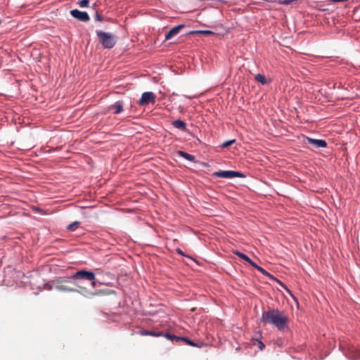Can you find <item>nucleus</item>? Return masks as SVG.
I'll return each instance as SVG.
<instances>
[{
  "label": "nucleus",
  "mask_w": 360,
  "mask_h": 360,
  "mask_svg": "<svg viewBox=\"0 0 360 360\" xmlns=\"http://www.w3.org/2000/svg\"><path fill=\"white\" fill-rule=\"evenodd\" d=\"M226 179H233V178L243 179L245 177V175L243 173L240 172L226 170Z\"/></svg>",
  "instance_id": "1a4fd4ad"
},
{
  "label": "nucleus",
  "mask_w": 360,
  "mask_h": 360,
  "mask_svg": "<svg viewBox=\"0 0 360 360\" xmlns=\"http://www.w3.org/2000/svg\"><path fill=\"white\" fill-rule=\"evenodd\" d=\"M307 143L314 146L315 148H326L327 146L326 141L321 139L307 138Z\"/></svg>",
  "instance_id": "0eeeda50"
},
{
  "label": "nucleus",
  "mask_w": 360,
  "mask_h": 360,
  "mask_svg": "<svg viewBox=\"0 0 360 360\" xmlns=\"http://www.w3.org/2000/svg\"><path fill=\"white\" fill-rule=\"evenodd\" d=\"M233 143H235V139L228 140L226 141V149L231 146Z\"/></svg>",
  "instance_id": "a878e982"
},
{
  "label": "nucleus",
  "mask_w": 360,
  "mask_h": 360,
  "mask_svg": "<svg viewBox=\"0 0 360 360\" xmlns=\"http://www.w3.org/2000/svg\"><path fill=\"white\" fill-rule=\"evenodd\" d=\"M165 337L169 339V340H184L185 341L188 345H191V346H195V345L190 340L186 338H179V337H176L175 335H170L169 333H167L165 335Z\"/></svg>",
  "instance_id": "ddd939ff"
},
{
  "label": "nucleus",
  "mask_w": 360,
  "mask_h": 360,
  "mask_svg": "<svg viewBox=\"0 0 360 360\" xmlns=\"http://www.w3.org/2000/svg\"><path fill=\"white\" fill-rule=\"evenodd\" d=\"M185 27V25H179L172 28L165 35V40H169L174 36H176L179 31Z\"/></svg>",
  "instance_id": "423d86ee"
},
{
  "label": "nucleus",
  "mask_w": 360,
  "mask_h": 360,
  "mask_svg": "<svg viewBox=\"0 0 360 360\" xmlns=\"http://www.w3.org/2000/svg\"><path fill=\"white\" fill-rule=\"evenodd\" d=\"M108 110H114L115 114H119L123 110V104L121 101H117L108 107Z\"/></svg>",
  "instance_id": "6e6552de"
},
{
  "label": "nucleus",
  "mask_w": 360,
  "mask_h": 360,
  "mask_svg": "<svg viewBox=\"0 0 360 360\" xmlns=\"http://www.w3.org/2000/svg\"><path fill=\"white\" fill-rule=\"evenodd\" d=\"M191 34H212V32L210 30H197L192 31L190 32Z\"/></svg>",
  "instance_id": "a211bd4d"
},
{
  "label": "nucleus",
  "mask_w": 360,
  "mask_h": 360,
  "mask_svg": "<svg viewBox=\"0 0 360 360\" xmlns=\"http://www.w3.org/2000/svg\"><path fill=\"white\" fill-rule=\"evenodd\" d=\"M141 334L143 335H153V336H160L162 335V333H155L153 331H148V330H142L141 332Z\"/></svg>",
  "instance_id": "2eb2a0df"
},
{
  "label": "nucleus",
  "mask_w": 360,
  "mask_h": 360,
  "mask_svg": "<svg viewBox=\"0 0 360 360\" xmlns=\"http://www.w3.org/2000/svg\"><path fill=\"white\" fill-rule=\"evenodd\" d=\"M70 14L72 17L82 22H88L90 19L86 12L81 11L77 9L71 10Z\"/></svg>",
  "instance_id": "39448f33"
},
{
  "label": "nucleus",
  "mask_w": 360,
  "mask_h": 360,
  "mask_svg": "<svg viewBox=\"0 0 360 360\" xmlns=\"http://www.w3.org/2000/svg\"><path fill=\"white\" fill-rule=\"evenodd\" d=\"M297 0H276V1L280 4L289 5L291 3L296 1Z\"/></svg>",
  "instance_id": "aec40b11"
},
{
  "label": "nucleus",
  "mask_w": 360,
  "mask_h": 360,
  "mask_svg": "<svg viewBox=\"0 0 360 360\" xmlns=\"http://www.w3.org/2000/svg\"><path fill=\"white\" fill-rule=\"evenodd\" d=\"M233 253L238 256V257L240 258V260L241 262H243L245 263L247 262V263L250 264L251 266H252V264L254 263V262L252 260H251L246 255H245L242 252H240L238 251H233Z\"/></svg>",
  "instance_id": "f8f14e48"
},
{
  "label": "nucleus",
  "mask_w": 360,
  "mask_h": 360,
  "mask_svg": "<svg viewBox=\"0 0 360 360\" xmlns=\"http://www.w3.org/2000/svg\"><path fill=\"white\" fill-rule=\"evenodd\" d=\"M1 23V20H0V24Z\"/></svg>",
  "instance_id": "c85d7f7f"
},
{
  "label": "nucleus",
  "mask_w": 360,
  "mask_h": 360,
  "mask_svg": "<svg viewBox=\"0 0 360 360\" xmlns=\"http://www.w3.org/2000/svg\"><path fill=\"white\" fill-rule=\"evenodd\" d=\"M78 4L81 7H88L89 4V0H81L79 1Z\"/></svg>",
  "instance_id": "412c9836"
},
{
  "label": "nucleus",
  "mask_w": 360,
  "mask_h": 360,
  "mask_svg": "<svg viewBox=\"0 0 360 360\" xmlns=\"http://www.w3.org/2000/svg\"><path fill=\"white\" fill-rule=\"evenodd\" d=\"M94 18L97 21L101 22L103 20V17L101 15H99L98 13H96Z\"/></svg>",
  "instance_id": "393cba45"
},
{
  "label": "nucleus",
  "mask_w": 360,
  "mask_h": 360,
  "mask_svg": "<svg viewBox=\"0 0 360 360\" xmlns=\"http://www.w3.org/2000/svg\"><path fill=\"white\" fill-rule=\"evenodd\" d=\"M288 320V319L284 312L278 309L264 311L261 318L262 322L273 324L279 330L284 329Z\"/></svg>",
  "instance_id": "f03ea898"
},
{
  "label": "nucleus",
  "mask_w": 360,
  "mask_h": 360,
  "mask_svg": "<svg viewBox=\"0 0 360 360\" xmlns=\"http://www.w3.org/2000/svg\"><path fill=\"white\" fill-rule=\"evenodd\" d=\"M177 154L180 156V157H182L184 158H185L186 160H189V161H193L195 159V157L191 154H188L184 151H181V150H179L177 152Z\"/></svg>",
  "instance_id": "4468645a"
},
{
  "label": "nucleus",
  "mask_w": 360,
  "mask_h": 360,
  "mask_svg": "<svg viewBox=\"0 0 360 360\" xmlns=\"http://www.w3.org/2000/svg\"><path fill=\"white\" fill-rule=\"evenodd\" d=\"M354 354L352 356V360H359L360 359V351L359 350H355L354 351Z\"/></svg>",
  "instance_id": "4be33fe9"
},
{
  "label": "nucleus",
  "mask_w": 360,
  "mask_h": 360,
  "mask_svg": "<svg viewBox=\"0 0 360 360\" xmlns=\"http://www.w3.org/2000/svg\"><path fill=\"white\" fill-rule=\"evenodd\" d=\"M78 225H79V222L75 221V222L70 224L68 226V229L70 231H75L76 229V228L78 226Z\"/></svg>",
  "instance_id": "6ab92c4d"
},
{
  "label": "nucleus",
  "mask_w": 360,
  "mask_h": 360,
  "mask_svg": "<svg viewBox=\"0 0 360 360\" xmlns=\"http://www.w3.org/2000/svg\"><path fill=\"white\" fill-rule=\"evenodd\" d=\"M172 125L181 131H186L187 130L186 129V124L181 120H176L172 122Z\"/></svg>",
  "instance_id": "9b49d317"
},
{
  "label": "nucleus",
  "mask_w": 360,
  "mask_h": 360,
  "mask_svg": "<svg viewBox=\"0 0 360 360\" xmlns=\"http://www.w3.org/2000/svg\"><path fill=\"white\" fill-rule=\"evenodd\" d=\"M217 176L225 177V171H221L214 174Z\"/></svg>",
  "instance_id": "b1692460"
},
{
  "label": "nucleus",
  "mask_w": 360,
  "mask_h": 360,
  "mask_svg": "<svg viewBox=\"0 0 360 360\" xmlns=\"http://www.w3.org/2000/svg\"><path fill=\"white\" fill-rule=\"evenodd\" d=\"M255 79L262 84H267L271 82V79H267L264 75L257 74L255 75Z\"/></svg>",
  "instance_id": "9d476101"
},
{
  "label": "nucleus",
  "mask_w": 360,
  "mask_h": 360,
  "mask_svg": "<svg viewBox=\"0 0 360 360\" xmlns=\"http://www.w3.org/2000/svg\"><path fill=\"white\" fill-rule=\"evenodd\" d=\"M155 98L156 96L153 92H144L138 103L139 105H145L150 103H154L155 102Z\"/></svg>",
  "instance_id": "20e7f679"
},
{
  "label": "nucleus",
  "mask_w": 360,
  "mask_h": 360,
  "mask_svg": "<svg viewBox=\"0 0 360 360\" xmlns=\"http://www.w3.org/2000/svg\"><path fill=\"white\" fill-rule=\"evenodd\" d=\"M255 340L257 342L258 347L259 349L262 350L265 347L264 344L258 339H255Z\"/></svg>",
  "instance_id": "5701e85b"
},
{
  "label": "nucleus",
  "mask_w": 360,
  "mask_h": 360,
  "mask_svg": "<svg viewBox=\"0 0 360 360\" xmlns=\"http://www.w3.org/2000/svg\"><path fill=\"white\" fill-rule=\"evenodd\" d=\"M96 33L100 43L105 49H110L114 47L117 42V37L113 34L101 30H97Z\"/></svg>",
  "instance_id": "7ed1b4c3"
},
{
  "label": "nucleus",
  "mask_w": 360,
  "mask_h": 360,
  "mask_svg": "<svg viewBox=\"0 0 360 360\" xmlns=\"http://www.w3.org/2000/svg\"><path fill=\"white\" fill-rule=\"evenodd\" d=\"M252 266L253 267H255V269H257L259 272H261L264 275L270 276V274L265 269H264L263 268L257 266L255 262L253 264H252Z\"/></svg>",
  "instance_id": "dca6fc26"
},
{
  "label": "nucleus",
  "mask_w": 360,
  "mask_h": 360,
  "mask_svg": "<svg viewBox=\"0 0 360 360\" xmlns=\"http://www.w3.org/2000/svg\"><path fill=\"white\" fill-rule=\"evenodd\" d=\"M221 147L224 148L225 147V142H224L223 143H221Z\"/></svg>",
  "instance_id": "cd10ccee"
},
{
  "label": "nucleus",
  "mask_w": 360,
  "mask_h": 360,
  "mask_svg": "<svg viewBox=\"0 0 360 360\" xmlns=\"http://www.w3.org/2000/svg\"><path fill=\"white\" fill-rule=\"evenodd\" d=\"M70 278L75 281L78 289L68 287L65 283L68 281L63 278H58L56 281V289L63 292H72L83 294L87 292V288L84 286V282H90L93 288L97 287L96 274L93 271L82 269L72 274Z\"/></svg>",
  "instance_id": "f257e3e1"
},
{
  "label": "nucleus",
  "mask_w": 360,
  "mask_h": 360,
  "mask_svg": "<svg viewBox=\"0 0 360 360\" xmlns=\"http://www.w3.org/2000/svg\"><path fill=\"white\" fill-rule=\"evenodd\" d=\"M176 252H177L179 255H184V253H183L182 250H181V249H179V248H178V249L176 250Z\"/></svg>",
  "instance_id": "bb28decb"
},
{
  "label": "nucleus",
  "mask_w": 360,
  "mask_h": 360,
  "mask_svg": "<svg viewBox=\"0 0 360 360\" xmlns=\"http://www.w3.org/2000/svg\"><path fill=\"white\" fill-rule=\"evenodd\" d=\"M107 291H108L107 290H96L95 292H90L89 294L91 296L104 295L106 294Z\"/></svg>",
  "instance_id": "f3484780"
}]
</instances>
